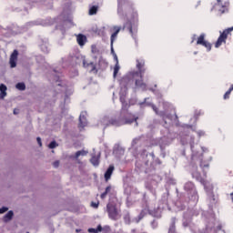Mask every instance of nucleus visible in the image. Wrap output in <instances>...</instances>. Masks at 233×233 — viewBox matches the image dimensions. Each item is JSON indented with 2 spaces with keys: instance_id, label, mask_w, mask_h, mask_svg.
I'll return each mask as SVG.
<instances>
[{
  "instance_id": "nucleus-34",
  "label": "nucleus",
  "mask_w": 233,
  "mask_h": 233,
  "mask_svg": "<svg viewBox=\"0 0 233 233\" xmlns=\"http://www.w3.org/2000/svg\"><path fill=\"white\" fill-rule=\"evenodd\" d=\"M95 230H96V232H102L103 231V227H101V225H98L97 228Z\"/></svg>"
},
{
  "instance_id": "nucleus-19",
  "label": "nucleus",
  "mask_w": 233,
  "mask_h": 233,
  "mask_svg": "<svg viewBox=\"0 0 233 233\" xmlns=\"http://www.w3.org/2000/svg\"><path fill=\"white\" fill-rule=\"evenodd\" d=\"M168 233H176V218H171V225L169 227Z\"/></svg>"
},
{
  "instance_id": "nucleus-7",
  "label": "nucleus",
  "mask_w": 233,
  "mask_h": 233,
  "mask_svg": "<svg viewBox=\"0 0 233 233\" xmlns=\"http://www.w3.org/2000/svg\"><path fill=\"white\" fill-rule=\"evenodd\" d=\"M128 108H130V105H128V103L127 102L122 103V109L120 114L127 117V119H132V118L136 119V117H134V115H132L131 113H128Z\"/></svg>"
},
{
  "instance_id": "nucleus-3",
  "label": "nucleus",
  "mask_w": 233,
  "mask_h": 233,
  "mask_svg": "<svg viewBox=\"0 0 233 233\" xmlns=\"http://www.w3.org/2000/svg\"><path fill=\"white\" fill-rule=\"evenodd\" d=\"M228 6H230L228 1L217 0V3L213 5V10H216L219 15H223V14L228 12Z\"/></svg>"
},
{
  "instance_id": "nucleus-42",
  "label": "nucleus",
  "mask_w": 233,
  "mask_h": 233,
  "mask_svg": "<svg viewBox=\"0 0 233 233\" xmlns=\"http://www.w3.org/2000/svg\"><path fill=\"white\" fill-rule=\"evenodd\" d=\"M196 41V35H193L191 43H194Z\"/></svg>"
},
{
  "instance_id": "nucleus-9",
  "label": "nucleus",
  "mask_w": 233,
  "mask_h": 233,
  "mask_svg": "<svg viewBox=\"0 0 233 233\" xmlns=\"http://www.w3.org/2000/svg\"><path fill=\"white\" fill-rule=\"evenodd\" d=\"M184 189L186 190V192L193 194V196H198V191L196 190V185H194V182H187L184 186Z\"/></svg>"
},
{
  "instance_id": "nucleus-17",
  "label": "nucleus",
  "mask_w": 233,
  "mask_h": 233,
  "mask_svg": "<svg viewBox=\"0 0 233 233\" xmlns=\"http://www.w3.org/2000/svg\"><path fill=\"white\" fill-rule=\"evenodd\" d=\"M101 156L97 155V156H92L91 159H90V163L94 166V167H99V159H100Z\"/></svg>"
},
{
  "instance_id": "nucleus-23",
  "label": "nucleus",
  "mask_w": 233,
  "mask_h": 233,
  "mask_svg": "<svg viewBox=\"0 0 233 233\" xmlns=\"http://www.w3.org/2000/svg\"><path fill=\"white\" fill-rule=\"evenodd\" d=\"M232 91H233V85H231L230 87L228 88V90L224 94L223 98L230 99V94H232Z\"/></svg>"
},
{
  "instance_id": "nucleus-25",
  "label": "nucleus",
  "mask_w": 233,
  "mask_h": 233,
  "mask_svg": "<svg viewBox=\"0 0 233 233\" xmlns=\"http://www.w3.org/2000/svg\"><path fill=\"white\" fill-rule=\"evenodd\" d=\"M88 154V152L85 151V150H81V151H77L75 155L76 159L79 158V156H86Z\"/></svg>"
},
{
  "instance_id": "nucleus-8",
  "label": "nucleus",
  "mask_w": 233,
  "mask_h": 233,
  "mask_svg": "<svg viewBox=\"0 0 233 233\" xmlns=\"http://www.w3.org/2000/svg\"><path fill=\"white\" fill-rule=\"evenodd\" d=\"M19 56V51H17V49H15L9 58V65H10L11 68H15L17 66V56Z\"/></svg>"
},
{
  "instance_id": "nucleus-11",
  "label": "nucleus",
  "mask_w": 233,
  "mask_h": 233,
  "mask_svg": "<svg viewBox=\"0 0 233 233\" xmlns=\"http://www.w3.org/2000/svg\"><path fill=\"white\" fill-rule=\"evenodd\" d=\"M191 176H192V177L197 179V181H199V183H201V185L207 186V183L205 182V178H203V177H201V173H199L198 170L193 171L191 173Z\"/></svg>"
},
{
  "instance_id": "nucleus-18",
  "label": "nucleus",
  "mask_w": 233,
  "mask_h": 233,
  "mask_svg": "<svg viewBox=\"0 0 233 233\" xmlns=\"http://www.w3.org/2000/svg\"><path fill=\"white\" fill-rule=\"evenodd\" d=\"M6 90H7V88H6L5 85H4V84L0 85L1 99H4L5 97H6Z\"/></svg>"
},
{
  "instance_id": "nucleus-13",
  "label": "nucleus",
  "mask_w": 233,
  "mask_h": 233,
  "mask_svg": "<svg viewBox=\"0 0 233 233\" xmlns=\"http://www.w3.org/2000/svg\"><path fill=\"white\" fill-rule=\"evenodd\" d=\"M83 66H84V68H89L90 72H96V74H97V68L96 67V64L94 62L88 63L86 61H84Z\"/></svg>"
},
{
  "instance_id": "nucleus-5",
  "label": "nucleus",
  "mask_w": 233,
  "mask_h": 233,
  "mask_svg": "<svg viewBox=\"0 0 233 233\" xmlns=\"http://www.w3.org/2000/svg\"><path fill=\"white\" fill-rule=\"evenodd\" d=\"M106 210L109 219H112L113 221H117V219H119L120 216L117 212V208L116 207V205L108 203L106 205Z\"/></svg>"
},
{
  "instance_id": "nucleus-26",
  "label": "nucleus",
  "mask_w": 233,
  "mask_h": 233,
  "mask_svg": "<svg viewBox=\"0 0 233 233\" xmlns=\"http://www.w3.org/2000/svg\"><path fill=\"white\" fill-rule=\"evenodd\" d=\"M15 88H17V90H26V86L25 83H17Z\"/></svg>"
},
{
  "instance_id": "nucleus-22",
  "label": "nucleus",
  "mask_w": 233,
  "mask_h": 233,
  "mask_svg": "<svg viewBox=\"0 0 233 233\" xmlns=\"http://www.w3.org/2000/svg\"><path fill=\"white\" fill-rule=\"evenodd\" d=\"M111 190H112V186H107V187H106L105 192L100 195L101 199H105V198H106V195H107L109 192H111Z\"/></svg>"
},
{
  "instance_id": "nucleus-30",
  "label": "nucleus",
  "mask_w": 233,
  "mask_h": 233,
  "mask_svg": "<svg viewBox=\"0 0 233 233\" xmlns=\"http://www.w3.org/2000/svg\"><path fill=\"white\" fill-rule=\"evenodd\" d=\"M201 168H208L209 165L208 163L200 162Z\"/></svg>"
},
{
  "instance_id": "nucleus-21",
  "label": "nucleus",
  "mask_w": 233,
  "mask_h": 233,
  "mask_svg": "<svg viewBox=\"0 0 233 233\" xmlns=\"http://www.w3.org/2000/svg\"><path fill=\"white\" fill-rule=\"evenodd\" d=\"M79 121H80V127L84 128V127H86V116L85 115L81 114L79 116Z\"/></svg>"
},
{
  "instance_id": "nucleus-38",
  "label": "nucleus",
  "mask_w": 233,
  "mask_h": 233,
  "mask_svg": "<svg viewBox=\"0 0 233 233\" xmlns=\"http://www.w3.org/2000/svg\"><path fill=\"white\" fill-rule=\"evenodd\" d=\"M53 167H55V168H57V167H59V161H55L54 163H53Z\"/></svg>"
},
{
  "instance_id": "nucleus-27",
  "label": "nucleus",
  "mask_w": 233,
  "mask_h": 233,
  "mask_svg": "<svg viewBox=\"0 0 233 233\" xmlns=\"http://www.w3.org/2000/svg\"><path fill=\"white\" fill-rule=\"evenodd\" d=\"M118 72H119V65L116 64V65L115 66V67H114L113 77H116Z\"/></svg>"
},
{
  "instance_id": "nucleus-37",
  "label": "nucleus",
  "mask_w": 233,
  "mask_h": 233,
  "mask_svg": "<svg viewBox=\"0 0 233 233\" xmlns=\"http://www.w3.org/2000/svg\"><path fill=\"white\" fill-rule=\"evenodd\" d=\"M36 141H37L39 147H43V143L41 142V137H38L36 138Z\"/></svg>"
},
{
  "instance_id": "nucleus-20",
  "label": "nucleus",
  "mask_w": 233,
  "mask_h": 233,
  "mask_svg": "<svg viewBox=\"0 0 233 233\" xmlns=\"http://www.w3.org/2000/svg\"><path fill=\"white\" fill-rule=\"evenodd\" d=\"M14 218V211L10 210L7 212V214L4 217V221L7 223V221H11V219Z\"/></svg>"
},
{
  "instance_id": "nucleus-39",
  "label": "nucleus",
  "mask_w": 233,
  "mask_h": 233,
  "mask_svg": "<svg viewBox=\"0 0 233 233\" xmlns=\"http://www.w3.org/2000/svg\"><path fill=\"white\" fill-rule=\"evenodd\" d=\"M14 114H15V116H17V114H19V109H14Z\"/></svg>"
},
{
  "instance_id": "nucleus-43",
  "label": "nucleus",
  "mask_w": 233,
  "mask_h": 233,
  "mask_svg": "<svg viewBox=\"0 0 233 233\" xmlns=\"http://www.w3.org/2000/svg\"><path fill=\"white\" fill-rule=\"evenodd\" d=\"M76 232H79V229H76Z\"/></svg>"
},
{
  "instance_id": "nucleus-15",
  "label": "nucleus",
  "mask_w": 233,
  "mask_h": 233,
  "mask_svg": "<svg viewBox=\"0 0 233 233\" xmlns=\"http://www.w3.org/2000/svg\"><path fill=\"white\" fill-rule=\"evenodd\" d=\"M115 32L111 35V46L114 45V41H116V37H117V34L121 32V27L114 26Z\"/></svg>"
},
{
  "instance_id": "nucleus-41",
  "label": "nucleus",
  "mask_w": 233,
  "mask_h": 233,
  "mask_svg": "<svg viewBox=\"0 0 233 233\" xmlns=\"http://www.w3.org/2000/svg\"><path fill=\"white\" fill-rule=\"evenodd\" d=\"M152 108H153L154 112H156V114H157V107L156 106H153Z\"/></svg>"
},
{
  "instance_id": "nucleus-1",
  "label": "nucleus",
  "mask_w": 233,
  "mask_h": 233,
  "mask_svg": "<svg viewBox=\"0 0 233 233\" xmlns=\"http://www.w3.org/2000/svg\"><path fill=\"white\" fill-rule=\"evenodd\" d=\"M137 70L132 73V77L135 79V85L137 88H141V90H147V83L143 80V76L147 72V67H145V59H137ZM139 77V78H136Z\"/></svg>"
},
{
  "instance_id": "nucleus-29",
  "label": "nucleus",
  "mask_w": 233,
  "mask_h": 233,
  "mask_svg": "<svg viewBox=\"0 0 233 233\" xmlns=\"http://www.w3.org/2000/svg\"><path fill=\"white\" fill-rule=\"evenodd\" d=\"M91 207L93 208H99V201H97V202H91Z\"/></svg>"
},
{
  "instance_id": "nucleus-16",
  "label": "nucleus",
  "mask_w": 233,
  "mask_h": 233,
  "mask_svg": "<svg viewBox=\"0 0 233 233\" xmlns=\"http://www.w3.org/2000/svg\"><path fill=\"white\" fill-rule=\"evenodd\" d=\"M76 41L79 46H85V43H86V36L80 34L77 35Z\"/></svg>"
},
{
  "instance_id": "nucleus-28",
  "label": "nucleus",
  "mask_w": 233,
  "mask_h": 233,
  "mask_svg": "<svg viewBox=\"0 0 233 233\" xmlns=\"http://www.w3.org/2000/svg\"><path fill=\"white\" fill-rule=\"evenodd\" d=\"M48 147L49 148H56V147H57V142L52 141Z\"/></svg>"
},
{
  "instance_id": "nucleus-24",
  "label": "nucleus",
  "mask_w": 233,
  "mask_h": 233,
  "mask_svg": "<svg viewBox=\"0 0 233 233\" xmlns=\"http://www.w3.org/2000/svg\"><path fill=\"white\" fill-rule=\"evenodd\" d=\"M98 8L99 7L97 5L91 6L89 9V15H96V14H97Z\"/></svg>"
},
{
  "instance_id": "nucleus-2",
  "label": "nucleus",
  "mask_w": 233,
  "mask_h": 233,
  "mask_svg": "<svg viewBox=\"0 0 233 233\" xmlns=\"http://www.w3.org/2000/svg\"><path fill=\"white\" fill-rule=\"evenodd\" d=\"M134 121H137V117L128 118L125 115L120 114L119 116L111 117L108 124L112 125V127H123V125H132Z\"/></svg>"
},
{
  "instance_id": "nucleus-12",
  "label": "nucleus",
  "mask_w": 233,
  "mask_h": 233,
  "mask_svg": "<svg viewBox=\"0 0 233 233\" xmlns=\"http://www.w3.org/2000/svg\"><path fill=\"white\" fill-rule=\"evenodd\" d=\"M206 186L203 185L207 194H208V196H214V186L212 184H210V182L205 180Z\"/></svg>"
},
{
  "instance_id": "nucleus-4",
  "label": "nucleus",
  "mask_w": 233,
  "mask_h": 233,
  "mask_svg": "<svg viewBox=\"0 0 233 233\" xmlns=\"http://www.w3.org/2000/svg\"><path fill=\"white\" fill-rule=\"evenodd\" d=\"M233 31V26L228 27V29H225L223 32H220V35L218 36L217 42L215 43V48H219L223 43H227V38L228 37V35L230 32Z\"/></svg>"
},
{
  "instance_id": "nucleus-32",
  "label": "nucleus",
  "mask_w": 233,
  "mask_h": 233,
  "mask_svg": "<svg viewBox=\"0 0 233 233\" xmlns=\"http://www.w3.org/2000/svg\"><path fill=\"white\" fill-rule=\"evenodd\" d=\"M127 81H129L128 77H123V78L121 79L120 84H121V85H125V83H127Z\"/></svg>"
},
{
  "instance_id": "nucleus-6",
  "label": "nucleus",
  "mask_w": 233,
  "mask_h": 233,
  "mask_svg": "<svg viewBox=\"0 0 233 233\" xmlns=\"http://www.w3.org/2000/svg\"><path fill=\"white\" fill-rule=\"evenodd\" d=\"M197 45H200L201 46H204L205 48H207L208 52H210L212 50V44L205 40V34H201L198 37Z\"/></svg>"
},
{
  "instance_id": "nucleus-14",
  "label": "nucleus",
  "mask_w": 233,
  "mask_h": 233,
  "mask_svg": "<svg viewBox=\"0 0 233 233\" xmlns=\"http://www.w3.org/2000/svg\"><path fill=\"white\" fill-rule=\"evenodd\" d=\"M125 28H127L129 32V34H131L132 36H134V34H136L137 32V29H133L132 28V22L127 21L124 26H123V30H125Z\"/></svg>"
},
{
  "instance_id": "nucleus-35",
  "label": "nucleus",
  "mask_w": 233,
  "mask_h": 233,
  "mask_svg": "<svg viewBox=\"0 0 233 233\" xmlns=\"http://www.w3.org/2000/svg\"><path fill=\"white\" fill-rule=\"evenodd\" d=\"M125 221L127 225H130V217L127 216V217H125Z\"/></svg>"
},
{
  "instance_id": "nucleus-40",
  "label": "nucleus",
  "mask_w": 233,
  "mask_h": 233,
  "mask_svg": "<svg viewBox=\"0 0 233 233\" xmlns=\"http://www.w3.org/2000/svg\"><path fill=\"white\" fill-rule=\"evenodd\" d=\"M198 134L199 137L205 136V132H203V131H198Z\"/></svg>"
},
{
  "instance_id": "nucleus-10",
  "label": "nucleus",
  "mask_w": 233,
  "mask_h": 233,
  "mask_svg": "<svg viewBox=\"0 0 233 233\" xmlns=\"http://www.w3.org/2000/svg\"><path fill=\"white\" fill-rule=\"evenodd\" d=\"M116 167H114V165H110L108 167V168L106 169V171L104 174V179L106 181V183H108V181H110L111 177H112V174H114V170Z\"/></svg>"
},
{
  "instance_id": "nucleus-31",
  "label": "nucleus",
  "mask_w": 233,
  "mask_h": 233,
  "mask_svg": "<svg viewBox=\"0 0 233 233\" xmlns=\"http://www.w3.org/2000/svg\"><path fill=\"white\" fill-rule=\"evenodd\" d=\"M5 212H8V208L3 207L0 208V214H5Z\"/></svg>"
},
{
  "instance_id": "nucleus-36",
  "label": "nucleus",
  "mask_w": 233,
  "mask_h": 233,
  "mask_svg": "<svg viewBox=\"0 0 233 233\" xmlns=\"http://www.w3.org/2000/svg\"><path fill=\"white\" fill-rule=\"evenodd\" d=\"M120 102L121 103H127V100H126V98H125V96H120Z\"/></svg>"
},
{
  "instance_id": "nucleus-33",
  "label": "nucleus",
  "mask_w": 233,
  "mask_h": 233,
  "mask_svg": "<svg viewBox=\"0 0 233 233\" xmlns=\"http://www.w3.org/2000/svg\"><path fill=\"white\" fill-rule=\"evenodd\" d=\"M87 232L89 233H97V230H96V228H90L87 229Z\"/></svg>"
}]
</instances>
